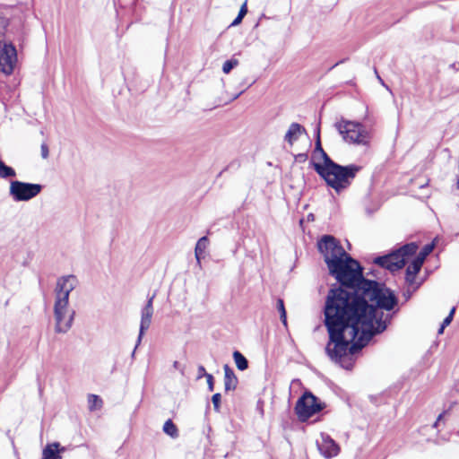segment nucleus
<instances>
[{
  "label": "nucleus",
  "instance_id": "1",
  "mask_svg": "<svg viewBox=\"0 0 459 459\" xmlns=\"http://www.w3.org/2000/svg\"><path fill=\"white\" fill-rule=\"evenodd\" d=\"M330 274L348 289L330 290L325 307V322L330 341L326 351L342 368L352 367V355L376 333L385 330L389 313L397 303L383 284L363 278L362 268L330 235L318 242Z\"/></svg>",
  "mask_w": 459,
  "mask_h": 459
},
{
  "label": "nucleus",
  "instance_id": "2",
  "mask_svg": "<svg viewBox=\"0 0 459 459\" xmlns=\"http://www.w3.org/2000/svg\"><path fill=\"white\" fill-rule=\"evenodd\" d=\"M313 160L315 170L337 192L348 187L360 170V167L354 164L341 166L334 163L323 151L319 143L314 152Z\"/></svg>",
  "mask_w": 459,
  "mask_h": 459
},
{
  "label": "nucleus",
  "instance_id": "3",
  "mask_svg": "<svg viewBox=\"0 0 459 459\" xmlns=\"http://www.w3.org/2000/svg\"><path fill=\"white\" fill-rule=\"evenodd\" d=\"M78 280L74 275L61 276L54 289L53 316L55 332L66 333L73 326L75 310L70 307L69 295L77 287Z\"/></svg>",
  "mask_w": 459,
  "mask_h": 459
},
{
  "label": "nucleus",
  "instance_id": "4",
  "mask_svg": "<svg viewBox=\"0 0 459 459\" xmlns=\"http://www.w3.org/2000/svg\"><path fill=\"white\" fill-rule=\"evenodd\" d=\"M7 24V20L0 16V70L5 74H10L17 62V52L12 41L6 37Z\"/></svg>",
  "mask_w": 459,
  "mask_h": 459
},
{
  "label": "nucleus",
  "instance_id": "5",
  "mask_svg": "<svg viewBox=\"0 0 459 459\" xmlns=\"http://www.w3.org/2000/svg\"><path fill=\"white\" fill-rule=\"evenodd\" d=\"M419 247L415 243H409L389 255L379 256L375 263L390 271H396L404 266L417 252Z\"/></svg>",
  "mask_w": 459,
  "mask_h": 459
},
{
  "label": "nucleus",
  "instance_id": "6",
  "mask_svg": "<svg viewBox=\"0 0 459 459\" xmlns=\"http://www.w3.org/2000/svg\"><path fill=\"white\" fill-rule=\"evenodd\" d=\"M42 185L18 180L10 182L9 194L15 202H27L42 191Z\"/></svg>",
  "mask_w": 459,
  "mask_h": 459
},
{
  "label": "nucleus",
  "instance_id": "7",
  "mask_svg": "<svg viewBox=\"0 0 459 459\" xmlns=\"http://www.w3.org/2000/svg\"><path fill=\"white\" fill-rule=\"evenodd\" d=\"M323 409L320 403L317 402L316 396L311 393H306L300 397L296 403L295 411L299 419L302 421H306L312 415L320 411Z\"/></svg>",
  "mask_w": 459,
  "mask_h": 459
},
{
  "label": "nucleus",
  "instance_id": "8",
  "mask_svg": "<svg viewBox=\"0 0 459 459\" xmlns=\"http://www.w3.org/2000/svg\"><path fill=\"white\" fill-rule=\"evenodd\" d=\"M339 132L343 137L353 143H363L365 141V132L360 124L342 119L337 125Z\"/></svg>",
  "mask_w": 459,
  "mask_h": 459
},
{
  "label": "nucleus",
  "instance_id": "9",
  "mask_svg": "<svg viewBox=\"0 0 459 459\" xmlns=\"http://www.w3.org/2000/svg\"><path fill=\"white\" fill-rule=\"evenodd\" d=\"M154 297H155V294L151 296L149 298L146 305L142 309L139 335H138L136 346H135V348H134V351L132 353L133 357H134V355L135 353V350H136L137 346L140 344V342L142 341V338H143L145 331H147L149 329V327H150V325L152 324V315H153V305H152V302H153Z\"/></svg>",
  "mask_w": 459,
  "mask_h": 459
},
{
  "label": "nucleus",
  "instance_id": "10",
  "mask_svg": "<svg viewBox=\"0 0 459 459\" xmlns=\"http://www.w3.org/2000/svg\"><path fill=\"white\" fill-rule=\"evenodd\" d=\"M317 447L320 453L325 458H333L338 455L340 453V446L335 441L330 437V436L322 433L320 439L316 440Z\"/></svg>",
  "mask_w": 459,
  "mask_h": 459
},
{
  "label": "nucleus",
  "instance_id": "11",
  "mask_svg": "<svg viewBox=\"0 0 459 459\" xmlns=\"http://www.w3.org/2000/svg\"><path fill=\"white\" fill-rule=\"evenodd\" d=\"M305 128L297 123H293L287 130L284 139L290 145H293L297 141L306 136Z\"/></svg>",
  "mask_w": 459,
  "mask_h": 459
},
{
  "label": "nucleus",
  "instance_id": "12",
  "mask_svg": "<svg viewBox=\"0 0 459 459\" xmlns=\"http://www.w3.org/2000/svg\"><path fill=\"white\" fill-rule=\"evenodd\" d=\"M65 447H60V444L58 442L48 444L43 449L42 459H61V455L59 454L65 452Z\"/></svg>",
  "mask_w": 459,
  "mask_h": 459
},
{
  "label": "nucleus",
  "instance_id": "13",
  "mask_svg": "<svg viewBox=\"0 0 459 459\" xmlns=\"http://www.w3.org/2000/svg\"><path fill=\"white\" fill-rule=\"evenodd\" d=\"M422 264H423L420 262V260H417L416 258H413L411 264L407 267L406 281L409 284H411V285L414 284L415 277L418 274V273L420 272Z\"/></svg>",
  "mask_w": 459,
  "mask_h": 459
},
{
  "label": "nucleus",
  "instance_id": "14",
  "mask_svg": "<svg viewBox=\"0 0 459 459\" xmlns=\"http://www.w3.org/2000/svg\"><path fill=\"white\" fill-rule=\"evenodd\" d=\"M225 377H224V385L227 391L234 390L238 384V378L236 377L234 372L229 368V366L224 367Z\"/></svg>",
  "mask_w": 459,
  "mask_h": 459
},
{
  "label": "nucleus",
  "instance_id": "15",
  "mask_svg": "<svg viewBox=\"0 0 459 459\" xmlns=\"http://www.w3.org/2000/svg\"><path fill=\"white\" fill-rule=\"evenodd\" d=\"M233 359L236 364V367L243 371L247 368L248 362L247 359L243 356V354L238 351L233 352Z\"/></svg>",
  "mask_w": 459,
  "mask_h": 459
},
{
  "label": "nucleus",
  "instance_id": "16",
  "mask_svg": "<svg viewBox=\"0 0 459 459\" xmlns=\"http://www.w3.org/2000/svg\"><path fill=\"white\" fill-rule=\"evenodd\" d=\"M163 431L169 437L176 438L178 437V430L177 426L171 420H168L163 425Z\"/></svg>",
  "mask_w": 459,
  "mask_h": 459
},
{
  "label": "nucleus",
  "instance_id": "17",
  "mask_svg": "<svg viewBox=\"0 0 459 459\" xmlns=\"http://www.w3.org/2000/svg\"><path fill=\"white\" fill-rule=\"evenodd\" d=\"M88 407L90 411H96L102 407V400L96 394H89Z\"/></svg>",
  "mask_w": 459,
  "mask_h": 459
},
{
  "label": "nucleus",
  "instance_id": "18",
  "mask_svg": "<svg viewBox=\"0 0 459 459\" xmlns=\"http://www.w3.org/2000/svg\"><path fill=\"white\" fill-rule=\"evenodd\" d=\"M433 248L434 243L426 245L415 258L417 260H420V262L423 264L426 257L432 252Z\"/></svg>",
  "mask_w": 459,
  "mask_h": 459
},
{
  "label": "nucleus",
  "instance_id": "19",
  "mask_svg": "<svg viewBox=\"0 0 459 459\" xmlns=\"http://www.w3.org/2000/svg\"><path fill=\"white\" fill-rule=\"evenodd\" d=\"M239 64L237 58H231L225 61L222 65V71L224 74H229L233 68L238 66Z\"/></svg>",
  "mask_w": 459,
  "mask_h": 459
},
{
  "label": "nucleus",
  "instance_id": "20",
  "mask_svg": "<svg viewBox=\"0 0 459 459\" xmlns=\"http://www.w3.org/2000/svg\"><path fill=\"white\" fill-rule=\"evenodd\" d=\"M455 307H452V309L450 310V313L449 315L444 319L440 328L438 329V334H442L445 328L450 325V323L452 322L453 320V317H454V315H455Z\"/></svg>",
  "mask_w": 459,
  "mask_h": 459
},
{
  "label": "nucleus",
  "instance_id": "21",
  "mask_svg": "<svg viewBox=\"0 0 459 459\" xmlns=\"http://www.w3.org/2000/svg\"><path fill=\"white\" fill-rule=\"evenodd\" d=\"M277 308L281 314V319L284 325H286L287 319H286V310L284 307L283 300L278 299L277 301Z\"/></svg>",
  "mask_w": 459,
  "mask_h": 459
},
{
  "label": "nucleus",
  "instance_id": "22",
  "mask_svg": "<svg viewBox=\"0 0 459 459\" xmlns=\"http://www.w3.org/2000/svg\"><path fill=\"white\" fill-rule=\"evenodd\" d=\"M221 399V394H218V393L214 394L212 397V402L214 410L217 411L220 410Z\"/></svg>",
  "mask_w": 459,
  "mask_h": 459
},
{
  "label": "nucleus",
  "instance_id": "23",
  "mask_svg": "<svg viewBox=\"0 0 459 459\" xmlns=\"http://www.w3.org/2000/svg\"><path fill=\"white\" fill-rule=\"evenodd\" d=\"M195 255L198 264H201V238L196 241Z\"/></svg>",
  "mask_w": 459,
  "mask_h": 459
},
{
  "label": "nucleus",
  "instance_id": "24",
  "mask_svg": "<svg viewBox=\"0 0 459 459\" xmlns=\"http://www.w3.org/2000/svg\"><path fill=\"white\" fill-rule=\"evenodd\" d=\"M40 152H41V157L43 159H48V146L47 145V143H42L41 146H40Z\"/></svg>",
  "mask_w": 459,
  "mask_h": 459
},
{
  "label": "nucleus",
  "instance_id": "25",
  "mask_svg": "<svg viewBox=\"0 0 459 459\" xmlns=\"http://www.w3.org/2000/svg\"><path fill=\"white\" fill-rule=\"evenodd\" d=\"M205 377H206L209 390L212 391L213 390V377L210 374H205Z\"/></svg>",
  "mask_w": 459,
  "mask_h": 459
},
{
  "label": "nucleus",
  "instance_id": "26",
  "mask_svg": "<svg viewBox=\"0 0 459 459\" xmlns=\"http://www.w3.org/2000/svg\"><path fill=\"white\" fill-rule=\"evenodd\" d=\"M247 1L241 5L240 7V10H239V13H238V15H240V17H245V15L247 14Z\"/></svg>",
  "mask_w": 459,
  "mask_h": 459
},
{
  "label": "nucleus",
  "instance_id": "27",
  "mask_svg": "<svg viewBox=\"0 0 459 459\" xmlns=\"http://www.w3.org/2000/svg\"><path fill=\"white\" fill-rule=\"evenodd\" d=\"M243 20V17H240V15L238 14L236 19L231 22L230 26H237L241 23Z\"/></svg>",
  "mask_w": 459,
  "mask_h": 459
},
{
  "label": "nucleus",
  "instance_id": "28",
  "mask_svg": "<svg viewBox=\"0 0 459 459\" xmlns=\"http://www.w3.org/2000/svg\"><path fill=\"white\" fill-rule=\"evenodd\" d=\"M442 416H443V414H440V415L438 416L437 420H440V419L442 418Z\"/></svg>",
  "mask_w": 459,
  "mask_h": 459
},
{
  "label": "nucleus",
  "instance_id": "29",
  "mask_svg": "<svg viewBox=\"0 0 459 459\" xmlns=\"http://www.w3.org/2000/svg\"><path fill=\"white\" fill-rule=\"evenodd\" d=\"M174 367H175V368H177V367H178V362H177V361H175V362H174Z\"/></svg>",
  "mask_w": 459,
  "mask_h": 459
},
{
  "label": "nucleus",
  "instance_id": "30",
  "mask_svg": "<svg viewBox=\"0 0 459 459\" xmlns=\"http://www.w3.org/2000/svg\"><path fill=\"white\" fill-rule=\"evenodd\" d=\"M458 185H459V181H458Z\"/></svg>",
  "mask_w": 459,
  "mask_h": 459
}]
</instances>
